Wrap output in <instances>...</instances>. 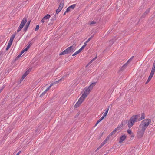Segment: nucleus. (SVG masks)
I'll return each mask as SVG.
<instances>
[{
	"instance_id": "nucleus-9",
	"label": "nucleus",
	"mask_w": 155,
	"mask_h": 155,
	"mask_svg": "<svg viewBox=\"0 0 155 155\" xmlns=\"http://www.w3.org/2000/svg\"><path fill=\"white\" fill-rule=\"evenodd\" d=\"M127 65V63L125 64H124L120 68V70L118 71V73H121L124 70L126 67Z\"/></svg>"
},
{
	"instance_id": "nucleus-30",
	"label": "nucleus",
	"mask_w": 155,
	"mask_h": 155,
	"mask_svg": "<svg viewBox=\"0 0 155 155\" xmlns=\"http://www.w3.org/2000/svg\"><path fill=\"white\" fill-rule=\"evenodd\" d=\"M111 136H110V134L108 136H107V138L105 139L104 141L107 142V141H108L110 139V137H111Z\"/></svg>"
},
{
	"instance_id": "nucleus-12",
	"label": "nucleus",
	"mask_w": 155,
	"mask_h": 155,
	"mask_svg": "<svg viewBox=\"0 0 155 155\" xmlns=\"http://www.w3.org/2000/svg\"><path fill=\"white\" fill-rule=\"evenodd\" d=\"M126 137V136L125 135L121 136L120 138V140L119 142V143H121L123 141L125 140Z\"/></svg>"
},
{
	"instance_id": "nucleus-51",
	"label": "nucleus",
	"mask_w": 155,
	"mask_h": 155,
	"mask_svg": "<svg viewBox=\"0 0 155 155\" xmlns=\"http://www.w3.org/2000/svg\"><path fill=\"white\" fill-rule=\"evenodd\" d=\"M87 42H86H86H85L84 43V44L83 45L85 47L86 46V45H87Z\"/></svg>"
},
{
	"instance_id": "nucleus-57",
	"label": "nucleus",
	"mask_w": 155,
	"mask_h": 155,
	"mask_svg": "<svg viewBox=\"0 0 155 155\" xmlns=\"http://www.w3.org/2000/svg\"><path fill=\"white\" fill-rule=\"evenodd\" d=\"M31 68H30L28 70H29V72H30L31 71Z\"/></svg>"
},
{
	"instance_id": "nucleus-19",
	"label": "nucleus",
	"mask_w": 155,
	"mask_h": 155,
	"mask_svg": "<svg viewBox=\"0 0 155 155\" xmlns=\"http://www.w3.org/2000/svg\"><path fill=\"white\" fill-rule=\"evenodd\" d=\"M109 107H110L109 106H108L107 107V108L106 109V110H105V111L104 114H103V116H102L104 118L107 115V113H108V111L109 110Z\"/></svg>"
},
{
	"instance_id": "nucleus-26",
	"label": "nucleus",
	"mask_w": 155,
	"mask_h": 155,
	"mask_svg": "<svg viewBox=\"0 0 155 155\" xmlns=\"http://www.w3.org/2000/svg\"><path fill=\"white\" fill-rule=\"evenodd\" d=\"M104 118L103 117H102L100 119H99L97 121V122H96V124H95V126H96L98 124V123L100 122H101V121L103 119H104Z\"/></svg>"
},
{
	"instance_id": "nucleus-61",
	"label": "nucleus",
	"mask_w": 155,
	"mask_h": 155,
	"mask_svg": "<svg viewBox=\"0 0 155 155\" xmlns=\"http://www.w3.org/2000/svg\"><path fill=\"white\" fill-rule=\"evenodd\" d=\"M62 78L60 79V80H59L58 81H57V82H58L59 81H60L61 80Z\"/></svg>"
},
{
	"instance_id": "nucleus-48",
	"label": "nucleus",
	"mask_w": 155,
	"mask_h": 155,
	"mask_svg": "<svg viewBox=\"0 0 155 155\" xmlns=\"http://www.w3.org/2000/svg\"><path fill=\"white\" fill-rule=\"evenodd\" d=\"M29 72V70H27L26 72H25V73L26 74H27V75H28L29 73V72Z\"/></svg>"
},
{
	"instance_id": "nucleus-34",
	"label": "nucleus",
	"mask_w": 155,
	"mask_h": 155,
	"mask_svg": "<svg viewBox=\"0 0 155 155\" xmlns=\"http://www.w3.org/2000/svg\"><path fill=\"white\" fill-rule=\"evenodd\" d=\"M61 10L59 9H58L56 10V13L55 14L56 15H57L60 11Z\"/></svg>"
},
{
	"instance_id": "nucleus-56",
	"label": "nucleus",
	"mask_w": 155,
	"mask_h": 155,
	"mask_svg": "<svg viewBox=\"0 0 155 155\" xmlns=\"http://www.w3.org/2000/svg\"><path fill=\"white\" fill-rule=\"evenodd\" d=\"M132 135H131V137H134V135L132 133Z\"/></svg>"
},
{
	"instance_id": "nucleus-40",
	"label": "nucleus",
	"mask_w": 155,
	"mask_h": 155,
	"mask_svg": "<svg viewBox=\"0 0 155 155\" xmlns=\"http://www.w3.org/2000/svg\"><path fill=\"white\" fill-rule=\"evenodd\" d=\"M93 36H92L90 38H89L86 41V42H88L90 41L93 38Z\"/></svg>"
},
{
	"instance_id": "nucleus-17",
	"label": "nucleus",
	"mask_w": 155,
	"mask_h": 155,
	"mask_svg": "<svg viewBox=\"0 0 155 155\" xmlns=\"http://www.w3.org/2000/svg\"><path fill=\"white\" fill-rule=\"evenodd\" d=\"M27 22V18H24L22 20L20 24L23 25V26H24L25 24Z\"/></svg>"
},
{
	"instance_id": "nucleus-45",
	"label": "nucleus",
	"mask_w": 155,
	"mask_h": 155,
	"mask_svg": "<svg viewBox=\"0 0 155 155\" xmlns=\"http://www.w3.org/2000/svg\"><path fill=\"white\" fill-rule=\"evenodd\" d=\"M93 61L91 60L90 61V62L87 64V65L86 66V67H87V66H88L90 64H91L92 62V61Z\"/></svg>"
},
{
	"instance_id": "nucleus-27",
	"label": "nucleus",
	"mask_w": 155,
	"mask_h": 155,
	"mask_svg": "<svg viewBox=\"0 0 155 155\" xmlns=\"http://www.w3.org/2000/svg\"><path fill=\"white\" fill-rule=\"evenodd\" d=\"M12 44V43H11L9 42H8V45L7 47V48H6V51L8 50L9 49V48L10 47Z\"/></svg>"
},
{
	"instance_id": "nucleus-8",
	"label": "nucleus",
	"mask_w": 155,
	"mask_h": 155,
	"mask_svg": "<svg viewBox=\"0 0 155 155\" xmlns=\"http://www.w3.org/2000/svg\"><path fill=\"white\" fill-rule=\"evenodd\" d=\"M56 15H54L52 17H51L50 20L49 21L48 25H51L53 24L56 20Z\"/></svg>"
},
{
	"instance_id": "nucleus-62",
	"label": "nucleus",
	"mask_w": 155,
	"mask_h": 155,
	"mask_svg": "<svg viewBox=\"0 0 155 155\" xmlns=\"http://www.w3.org/2000/svg\"><path fill=\"white\" fill-rule=\"evenodd\" d=\"M103 134V133H102L101 134V135L102 136Z\"/></svg>"
},
{
	"instance_id": "nucleus-50",
	"label": "nucleus",
	"mask_w": 155,
	"mask_h": 155,
	"mask_svg": "<svg viewBox=\"0 0 155 155\" xmlns=\"http://www.w3.org/2000/svg\"><path fill=\"white\" fill-rule=\"evenodd\" d=\"M21 28H22L23 27H24L23 25H22L21 24H20V25L19 26Z\"/></svg>"
},
{
	"instance_id": "nucleus-59",
	"label": "nucleus",
	"mask_w": 155,
	"mask_h": 155,
	"mask_svg": "<svg viewBox=\"0 0 155 155\" xmlns=\"http://www.w3.org/2000/svg\"><path fill=\"white\" fill-rule=\"evenodd\" d=\"M23 80V78L22 79H21L20 80V81H22V80Z\"/></svg>"
},
{
	"instance_id": "nucleus-42",
	"label": "nucleus",
	"mask_w": 155,
	"mask_h": 155,
	"mask_svg": "<svg viewBox=\"0 0 155 155\" xmlns=\"http://www.w3.org/2000/svg\"><path fill=\"white\" fill-rule=\"evenodd\" d=\"M85 46L83 45L79 50L81 52L84 48H85Z\"/></svg>"
},
{
	"instance_id": "nucleus-60",
	"label": "nucleus",
	"mask_w": 155,
	"mask_h": 155,
	"mask_svg": "<svg viewBox=\"0 0 155 155\" xmlns=\"http://www.w3.org/2000/svg\"><path fill=\"white\" fill-rule=\"evenodd\" d=\"M66 12H65L64 13V14H63V15H65V14H66Z\"/></svg>"
},
{
	"instance_id": "nucleus-31",
	"label": "nucleus",
	"mask_w": 155,
	"mask_h": 155,
	"mask_svg": "<svg viewBox=\"0 0 155 155\" xmlns=\"http://www.w3.org/2000/svg\"><path fill=\"white\" fill-rule=\"evenodd\" d=\"M127 132L128 134L130 135H131L132 134V132L131 130L130 129H129L127 130Z\"/></svg>"
},
{
	"instance_id": "nucleus-13",
	"label": "nucleus",
	"mask_w": 155,
	"mask_h": 155,
	"mask_svg": "<svg viewBox=\"0 0 155 155\" xmlns=\"http://www.w3.org/2000/svg\"><path fill=\"white\" fill-rule=\"evenodd\" d=\"M123 123L122 122L121 124L119 125L117 127L114 129V130L116 131V132L120 130L121 128L123 126Z\"/></svg>"
},
{
	"instance_id": "nucleus-47",
	"label": "nucleus",
	"mask_w": 155,
	"mask_h": 155,
	"mask_svg": "<svg viewBox=\"0 0 155 155\" xmlns=\"http://www.w3.org/2000/svg\"><path fill=\"white\" fill-rule=\"evenodd\" d=\"M109 42L110 43H111L112 44H113L114 43V41H113V40H110L109 41Z\"/></svg>"
},
{
	"instance_id": "nucleus-21",
	"label": "nucleus",
	"mask_w": 155,
	"mask_h": 155,
	"mask_svg": "<svg viewBox=\"0 0 155 155\" xmlns=\"http://www.w3.org/2000/svg\"><path fill=\"white\" fill-rule=\"evenodd\" d=\"M51 15L49 14H47L43 17V19L45 20H47L49 19Z\"/></svg>"
},
{
	"instance_id": "nucleus-52",
	"label": "nucleus",
	"mask_w": 155,
	"mask_h": 155,
	"mask_svg": "<svg viewBox=\"0 0 155 155\" xmlns=\"http://www.w3.org/2000/svg\"><path fill=\"white\" fill-rule=\"evenodd\" d=\"M150 81L147 80L145 83V84H147Z\"/></svg>"
},
{
	"instance_id": "nucleus-20",
	"label": "nucleus",
	"mask_w": 155,
	"mask_h": 155,
	"mask_svg": "<svg viewBox=\"0 0 155 155\" xmlns=\"http://www.w3.org/2000/svg\"><path fill=\"white\" fill-rule=\"evenodd\" d=\"M106 142L104 140L101 143V144L98 147L97 149L95 151H97L99 149L101 148L103 145L105 144L106 143Z\"/></svg>"
},
{
	"instance_id": "nucleus-32",
	"label": "nucleus",
	"mask_w": 155,
	"mask_h": 155,
	"mask_svg": "<svg viewBox=\"0 0 155 155\" xmlns=\"http://www.w3.org/2000/svg\"><path fill=\"white\" fill-rule=\"evenodd\" d=\"M53 85V83H51L50 86H49L46 90H45V91H47L48 90H49V89H50V88H51V87Z\"/></svg>"
},
{
	"instance_id": "nucleus-53",
	"label": "nucleus",
	"mask_w": 155,
	"mask_h": 155,
	"mask_svg": "<svg viewBox=\"0 0 155 155\" xmlns=\"http://www.w3.org/2000/svg\"><path fill=\"white\" fill-rule=\"evenodd\" d=\"M97 58V56H96L95 57V58H94L92 59V60L93 61H94Z\"/></svg>"
},
{
	"instance_id": "nucleus-29",
	"label": "nucleus",
	"mask_w": 155,
	"mask_h": 155,
	"mask_svg": "<svg viewBox=\"0 0 155 155\" xmlns=\"http://www.w3.org/2000/svg\"><path fill=\"white\" fill-rule=\"evenodd\" d=\"M80 52L78 50V51H77L75 53H74V54H73L72 55L73 56H74L77 54H79Z\"/></svg>"
},
{
	"instance_id": "nucleus-7",
	"label": "nucleus",
	"mask_w": 155,
	"mask_h": 155,
	"mask_svg": "<svg viewBox=\"0 0 155 155\" xmlns=\"http://www.w3.org/2000/svg\"><path fill=\"white\" fill-rule=\"evenodd\" d=\"M57 2L58 3L60 2L58 8L61 10L64 5V0H57Z\"/></svg>"
},
{
	"instance_id": "nucleus-44",
	"label": "nucleus",
	"mask_w": 155,
	"mask_h": 155,
	"mask_svg": "<svg viewBox=\"0 0 155 155\" xmlns=\"http://www.w3.org/2000/svg\"><path fill=\"white\" fill-rule=\"evenodd\" d=\"M22 28H21L19 27L18 28L17 30V32H19L21 29Z\"/></svg>"
},
{
	"instance_id": "nucleus-43",
	"label": "nucleus",
	"mask_w": 155,
	"mask_h": 155,
	"mask_svg": "<svg viewBox=\"0 0 155 155\" xmlns=\"http://www.w3.org/2000/svg\"><path fill=\"white\" fill-rule=\"evenodd\" d=\"M70 8L68 7L66 9V11H65V12H68L69 11H70Z\"/></svg>"
},
{
	"instance_id": "nucleus-1",
	"label": "nucleus",
	"mask_w": 155,
	"mask_h": 155,
	"mask_svg": "<svg viewBox=\"0 0 155 155\" xmlns=\"http://www.w3.org/2000/svg\"><path fill=\"white\" fill-rule=\"evenodd\" d=\"M139 115H133L130 117L128 121L127 120L126 121L125 123L128 122L127 125L129 128H130L137 121L138 118L139 117Z\"/></svg>"
},
{
	"instance_id": "nucleus-49",
	"label": "nucleus",
	"mask_w": 155,
	"mask_h": 155,
	"mask_svg": "<svg viewBox=\"0 0 155 155\" xmlns=\"http://www.w3.org/2000/svg\"><path fill=\"white\" fill-rule=\"evenodd\" d=\"M45 19H43V18L41 20V22L42 23H44L45 22Z\"/></svg>"
},
{
	"instance_id": "nucleus-37",
	"label": "nucleus",
	"mask_w": 155,
	"mask_h": 155,
	"mask_svg": "<svg viewBox=\"0 0 155 155\" xmlns=\"http://www.w3.org/2000/svg\"><path fill=\"white\" fill-rule=\"evenodd\" d=\"M14 39V38H12L11 37L10 39V40L9 41V42L11 43H12Z\"/></svg>"
},
{
	"instance_id": "nucleus-15",
	"label": "nucleus",
	"mask_w": 155,
	"mask_h": 155,
	"mask_svg": "<svg viewBox=\"0 0 155 155\" xmlns=\"http://www.w3.org/2000/svg\"><path fill=\"white\" fill-rule=\"evenodd\" d=\"M27 51L25 49H24L23 50H22L21 52L15 58V60H17L18 59L21 55L25 51Z\"/></svg>"
},
{
	"instance_id": "nucleus-58",
	"label": "nucleus",
	"mask_w": 155,
	"mask_h": 155,
	"mask_svg": "<svg viewBox=\"0 0 155 155\" xmlns=\"http://www.w3.org/2000/svg\"><path fill=\"white\" fill-rule=\"evenodd\" d=\"M132 58H131L128 61V62H129V61H130L131 60V59H132Z\"/></svg>"
},
{
	"instance_id": "nucleus-54",
	"label": "nucleus",
	"mask_w": 155,
	"mask_h": 155,
	"mask_svg": "<svg viewBox=\"0 0 155 155\" xmlns=\"http://www.w3.org/2000/svg\"><path fill=\"white\" fill-rule=\"evenodd\" d=\"M3 88H3H2L1 89H0V93L3 90Z\"/></svg>"
},
{
	"instance_id": "nucleus-11",
	"label": "nucleus",
	"mask_w": 155,
	"mask_h": 155,
	"mask_svg": "<svg viewBox=\"0 0 155 155\" xmlns=\"http://www.w3.org/2000/svg\"><path fill=\"white\" fill-rule=\"evenodd\" d=\"M155 70H151V72L150 73V75L148 77V79L147 80H148L150 81V80H151V79H152V77H153L154 74V73H155Z\"/></svg>"
},
{
	"instance_id": "nucleus-16",
	"label": "nucleus",
	"mask_w": 155,
	"mask_h": 155,
	"mask_svg": "<svg viewBox=\"0 0 155 155\" xmlns=\"http://www.w3.org/2000/svg\"><path fill=\"white\" fill-rule=\"evenodd\" d=\"M30 22H31V21H28L26 24L25 27V28H24V29H23V30H24V31H25V32L27 30L29 26V24H30Z\"/></svg>"
},
{
	"instance_id": "nucleus-36",
	"label": "nucleus",
	"mask_w": 155,
	"mask_h": 155,
	"mask_svg": "<svg viewBox=\"0 0 155 155\" xmlns=\"http://www.w3.org/2000/svg\"><path fill=\"white\" fill-rule=\"evenodd\" d=\"M116 133V131L114 130L110 134V136H112L114 134Z\"/></svg>"
},
{
	"instance_id": "nucleus-38",
	"label": "nucleus",
	"mask_w": 155,
	"mask_h": 155,
	"mask_svg": "<svg viewBox=\"0 0 155 155\" xmlns=\"http://www.w3.org/2000/svg\"><path fill=\"white\" fill-rule=\"evenodd\" d=\"M39 25H36V28H35V31H38L39 29Z\"/></svg>"
},
{
	"instance_id": "nucleus-22",
	"label": "nucleus",
	"mask_w": 155,
	"mask_h": 155,
	"mask_svg": "<svg viewBox=\"0 0 155 155\" xmlns=\"http://www.w3.org/2000/svg\"><path fill=\"white\" fill-rule=\"evenodd\" d=\"M145 118V114L144 113H142L141 114V117L139 120H138V121L140 120H143Z\"/></svg>"
},
{
	"instance_id": "nucleus-10",
	"label": "nucleus",
	"mask_w": 155,
	"mask_h": 155,
	"mask_svg": "<svg viewBox=\"0 0 155 155\" xmlns=\"http://www.w3.org/2000/svg\"><path fill=\"white\" fill-rule=\"evenodd\" d=\"M150 8H149L148 9H147L144 14L141 16V18H144L149 13L150 11Z\"/></svg>"
},
{
	"instance_id": "nucleus-39",
	"label": "nucleus",
	"mask_w": 155,
	"mask_h": 155,
	"mask_svg": "<svg viewBox=\"0 0 155 155\" xmlns=\"http://www.w3.org/2000/svg\"><path fill=\"white\" fill-rule=\"evenodd\" d=\"M16 34V32H15V33L12 35V36H11V37L14 39V38Z\"/></svg>"
},
{
	"instance_id": "nucleus-4",
	"label": "nucleus",
	"mask_w": 155,
	"mask_h": 155,
	"mask_svg": "<svg viewBox=\"0 0 155 155\" xmlns=\"http://www.w3.org/2000/svg\"><path fill=\"white\" fill-rule=\"evenodd\" d=\"M74 48L73 47V46H71L67 48L64 51L60 53L59 54L60 55L66 54L71 53L74 50Z\"/></svg>"
},
{
	"instance_id": "nucleus-46",
	"label": "nucleus",
	"mask_w": 155,
	"mask_h": 155,
	"mask_svg": "<svg viewBox=\"0 0 155 155\" xmlns=\"http://www.w3.org/2000/svg\"><path fill=\"white\" fill-rule=\"evenodd\" d=\"M95 23H96V22H95V21H92L91 22L90 24H91V25L94 24H95Z\"/></svg>"
},
{
	"instance_id": "nucleus-35",
	"label": "nucleus",
	"mask_w": 155,
	"mask_h": 155,
	"mask_svg": "<svg viewBox=\"0 0 155 155\" xmlns=\"http://www.w3.org/2000/svg\"><path fill=\"white\" fill-rule=\"evenodd\" d=\"M47 92V91H45V90L44 91V92H43L42 94H41V95H40V97H42V96H43L46 93V92Z\"/></svg>"
},
{
	"instance_id": "nucleus-5",
	"label": "nucleus",
	"mask_w": 155,
	"mask_h": 155,
	"mask_svg": "<svg viewBox=\"0 0 155 155\" xmlns=\"http://www.w3.org/2000/svg\"><path fill=\"white\" fill-rule=\"evenodd\" d=\"M84 92L83 94L81 96L83 99H85L89 94L90 92V89H89L87 87H85L84 89Z\"/></svg>"
},
{
	"instance_id": "nucleus-33",
	"label": "nucleus",
	"mask_w": 155,
	"mask_h": 155,
	"mask_svg": "<svg viewBox=\"0 0 155 155\" xmlns=\"http://www.w3.org/2000/svg\"><path fill=\"white\" fill-rule=\"evenodd\" d=\"M53 85V83H51L50 86H49L46 90H45V91H47L48 90H49V89H50V88H51V87Z\"/></svg>"
},
{
	"instance_id": "nucleus-6",
	"label": "nucleus",
	"mask_w": 155,
	"mask_h": 155,
	"mask_svg": "<svg viewBox=\"0 0 155 155\" xmlns=\"http://www.w3.org/2000/svg\"><path fill=\"white\" fill-rule=\"evenodd\" d=\"M84 100V99H83L82 97H81L79 99L78 102L76 103L74 105L75 108H78V107H79L82 103L83 101Z\"/></svg>"
},
{
	"instance_id": "nucleus-2",
	"label": "nucleus",
	"mask_w": 155,
	"mask_h": 155,
	"mask_svg": "<svg viewBox=\"0 0 155 155\" xmlns=\"http://www.w3.org/2000/svg\"><path fill=\"white\" fill-rule=\"evenodd\" d=\"M151 120L150 119H146L143 120L141 122L139 126L146 129L150 124L151 122Z\"/></svg>"
},
{
	"instance_id": "nucleus-24",
	"label": "nucleus",
	"mask_w": 155,
	"mask_h": 155,
	"mask_svg": "<svg viewBox=\"0 0 155 155\" xmlns=\"http://www.w3.org/2000/svg\"><path fill=\"white\" fill-rule=\"evenodd\" d=\"M28 46L27 47L25 48V49H26L27 51L29 49V48L31 46V45L32 44V43L31 42H29L28 43Z\"/></svg>"
},
{
	"instance_id": "nucleus-18",
	"label": "nucleus",
	"mask_w": 155,
	"mask_h": 155,
	"mask_svg": "<svg viewBox=\"0 0 155 155\" xmlns=\"http://www.w3.org/2000/svg\"><path fill=\"white\" fill-rule=\"evenodd\" d=\"M95 84L96 83H93L90 85V86L87 87V88H88L89 89H90V91H91L93 89V87L95 86Z\"/></svg>"
},
{
	"instance_id": "nucleus-14",
	"label": "nucleus",
	"mask_w": 155,
	"mask_h": 155,
	"mask_svg": "<svg viewBox=\"0 0 155 155\" xmlns=\"http://www.w3.org/2000/svg\"><path fill=\"white\" fill-rule=\"evenodd\" d=\"M123 123L122 122L121 124L119 125L117 127L114 129V130L116 131V132L120 130L121 128L123 126Z\"/></svg>"
},
{
	"instance_id": "nucleus-55",
	"label": "nucleus",
	"mask_w": 155,
	"mask_h": 155,
	"mask_svg": "<svg viewBox=\"0 0 155 155\" xmlns=\"http://www.w3.org/2000/svg\"><path fill=\"white\" fill-rule=\"evenodd\" d=\"M21 151H19L18 153L16 155H19V154L20 153V152H21Z\"/></svg>"
},
{
	"instance_id": "nucleus-3",
	"label": "nucleus",
	"mask_w": 155,
	"mask_h": 155,
	"mask_svg": "<svg viewBox=\"0 0 155 155\" xmlns=\"http://www.w3.org/2000/svg\"><path fill=\"white\" fill-rule=\"evenodd\" d=\"M146 129L139 126L137 133V136L138 138H140L143 137Z\"/></svg>"
},
{
	"instance_id": "nucleus-25",
	"label": "nucleus",
	"mask_w": 155,
	"mask_h": 155,
	"mask_svg": "<svg viewBox=\"0 0 155 155\" xmlns=\"http://www.w3.org/2000/svg\"><path fill=\"white\" fill-rule=\"evenodd\" d=\"M28 46L27 47L25 48V49H26L27 51L29 49V48L31 46V45L32 44V43L31 42H29L28 43Z\"/></svg>"
},
{
	"instance_id": "nucleus-41",
	"label": "nucleus",
	"mask_w": 155,
	"mask_h": 155,
	"mask_svg": "<svg viewBox=\"0 0 155 155\" xmlns=\"http://www.w3.org/2000/svg\"><path fill=\"white\" fill-rule=\"evenodd\" d=\"M27 74H26L25 73L23 75L22 78H23V79L25 78L26 76L27 75Z\"/></svg>"
},
{
	"instance_id": "nucleus-23",
	"label": "nucleus",
	"mask_w": 155,
	"mask_h": 155,
	"mask_svg": "<svg viewBox=\"0 0 155 155\" xmlns=\"http://www.w3.org/2000/svg\"><path fill=\"white\" fill-rule=\"evenodd\" d=\"M28 46L27 47L25 48V49H26L27 51L29 49V48L31 46V45L32 44V43L31 42H29L28 43Z\"/></svg>"
},
{
	"instance_id": "nucleus-28",
	"label": "nucleus",
	"mask_w": 155,
	"mask_h": 155,
	"mask_svg": "<svg viewBox=\"0 0 155 155\" xmlns=\"http://www.w3.org/2000/svg\"><path fill=\"white\" fill-rule=\"evenodd\" d=\"M76 6V5L75 4H73V5H71L69 7L70 9H74L75 8Z\"/></svg>"
}]
</instances>
